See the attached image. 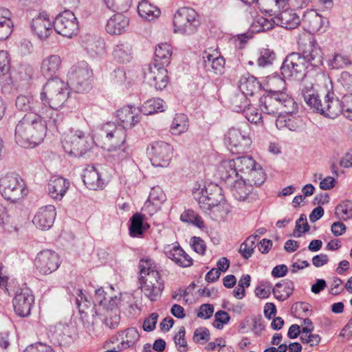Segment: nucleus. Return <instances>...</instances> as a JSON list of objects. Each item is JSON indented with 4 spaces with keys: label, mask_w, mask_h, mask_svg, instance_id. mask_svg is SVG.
Listing matches in <instances>:
<instances>
[{
    "label": "nucleus",
    "mask_w": 352,
    "mask_h": 352,
    "mask_svg": "<svg viewBox=\"0 0 352 352\" xmlns=\"http://www.w3.org/2000/svg\"><path fill=\"white\" fill-rule=\"evenodd\" d=\"M47 121H44L47 129L52 131H58L62 125L63 121V115L59 113L56 109L50 107L47 110Z\"/></svg>",
    "instance_id": "nucleus-39"
},
{
    "label": "nucleus",
    "mask_w": 352,
    "mask_h": 352,
    "mask_svg": "<svg viewBox=\"0 0 352 352\" xmlns=\"http://www.w3.org/2000/svg\"><path fill=\"white\" fill-rule=\"evenodd\" d=\"M24 352H54L53 349L46 344L38 342L28 346Z\"/></svg>",
    "instance_id": "nucleus-64"
},
{
    "label": "nucleus",
    "mask_w": 352,
    "mask_h": 352,
    "mask_svg": "<svg viewBox=\"0 0 352 352\" xmlns=\"http://www.w3.org/2000/svg\"><path fill=\"white\" fill-rule=\"evenodd\" d=\"M226 140L228 148L232 153L245 152L252 143L248 124L244 123L239 127L230 129L226 135Z\"/></svg>",
    "instance_id": "nucleus-8"
},
{
    "label": "nucleus",
    "mask_w": 352,
    "mask_h": 352,
    "mask_svg": "<svg viewBox=\"0 0 352 352\" xmlns=\"http://www.w3.org/2000/svg\"><path fill=\"white\" fill-rule=\"evenodd\" d=\"M138 267L142 292L151 302L157 301L160 298L164 286L156 265L151 258H142Z\"/></svg>",
    "instance_id": "nucleus-3"
},
{
    "label": "nucleus",
    "mask_w": 352,
    "mask_h": 352,
    "mask_svg": "<svg viewBox=\"0 0 352 352\" xmlns=\"http://www.w3.org/2000/svg\"><path fill=\"white\" fill-rule=\"evenodd\" d=\"M188 129V118L184 113L176 114L173 118L170 131L173 135H180Z\"/></svg>",
    "instance_id": "nucleus-40"
},
{
    "label": "nucleus",
    "mask_w": 352,
    "mask_h": 352,
    "mask_svg": "<svg viewBox=\"0 0 352 352\" xmlns=\"http://www.w3.org/2000/svg\"><path fill=\"white\" fill-rule=\"evenodd\" d=\"M228 187L230 189L232 195L239 201L245 200L252 190V186L250 184H248L243 177Z\"/></svg>",
    "instance_id": "nucleus-31"
},
{
    "label": "nucleus",
    "mask_w": 352,
    "mask_h": 352,
    "mask_svg": "<svg viewBox=\"0 0 352 352\" xmlns=\"http://www.w3.org/2000/svg\"><path fill=\"white\" fill-rule=\"evenodd\" d=\"M186 330L184 327H180L178 332L174 337V342L177 347V350L180 352L188 351L187 342L185 339Z\"/></svg>",
    "instance_id": "nucleus-53"
},
{
    "label": "nucleus",
    "mask_w": 352,
    "mask_h": 352,
    "mask_svg": "<svg viewBox=\"0 0 352 352\" xmlns=\"http://www.w3.org/2000/svg\"><path fill=\"white\" fill-rule=\"evenodd\" d=\"M34 300V298L30 289L27 287L19 289L13 299L15 313L20 317L28 316Z\"/></svg>",
    "instance_id": "nucleus-15"
},
{
    "label": "nucleus",
    "mask_w": 352,
    "mask_h": 352,
    "mask_svg": "<svg viewBox=\"0 0 352 352\" xmlns=\"http://www.w3.org/2000/svg\"><path fill=\"white\" fill-rule=\"evenodd\" d=\"M285 93L270 89L263 94L260 98V102L263 106V111L267 114L278 115L276 120V126L278 130H283L286 127V113L278 112V108L274 107L276 104H283L285 101Z\"/></svg>",
    "instance_id": "nucleus-7"
},
{
    "label": "nucleus",
    "mask_w": 352,
    "mask_h": 352,
    "mask_svg": "<svg viewBox=\"0 0 352 352\" xmlns=\"http://www.w3.org/2000/svg\"><path fill=\"white\" fill-rule=\"evenodd\" d=\"M46 132V124L40 116L26 114L15 127V141L21 147L34 148L43 142Z\"/></svg>",
    "instance_id": "nucleus-1"
},
{
    "label": "nucleus",
    "mask_w": 352,
    "mask_h": 352,
    "mask_svg": "<svg viewBox=\"0 0 352 352\" xmlns=\"http://www.w3.org/2000/svg\"><path fill=\"white\" fill-rule=\"evenodd\" d=\"M56 32L63 36L72 38L78 34L79 24L74 13L65 10L59 13L53 22Z\"/></svg>",
    "instance_id": "nucleus-12"
},
{
    "label": "nucleus",
    "mask_w": 352,
    "mask_h": 352,
    "mask_svg": "<svg viewBox=\"0 0 352 352\" xmlns=\"http://www.w3.org/2000/svg\"><path fill=\"white\" fill-rule=\"evenodd\" d=\"M249 175L250 179L248 180L252 186H259L262 185L266 179V175L261 166L258 164L250 171Z\"/></svg>",
    "instance_id": "nucleus-44"
},
{
    "label": "nucleus",
    "mask_w": 352,
    "mask_h": 352,
    "mask_svg": "<svg viewBox=\"0 0 352 352\" xmlns=\"http://www.w3.org/2000/svg\"><path fill=\"white\" fill-rule=\"evenodd\" d=\"M117 117L122 123L121 127L131 128L137 124L140 118L138 115H135L131 106L124 107L117 111Z\"/></svg>",
    "instance_id": "nucleus-29"
},
{
    "label": "nucleus",
    "mask_w": 352,
    "mask_h": 352,
    "mask_svg": "<svg viewBox=\"0 0 352 352\" xmlns=\"http://www.w3.org/2000/svg\"><path fill=\"white\" fill-rule=\"evenodd\" d=\"M62 143L67 152L78 157L83 156L91 147L88 137L81 130L71 131L65 136Z\"/></svg>",
    "instance_id": "nucleus-9"
},
{
    "label": "nucleus",
    "mask_w": 352,
    "mask_h": 352,
    "mask_svg": "<svg viewBox=\"0 0 352 352\" xmlns=\"http://www.w3.org/2000/svg\"><path fill=\"white\" fill-rule=\"evenodd\" d=\"M166 66L148 65L145 72L144 78L147 84L154 88H166L168 85L167 70Z\"/></svg>",
    "instance_id": "nucleus-16"
},
{
    "label": "nucleus",
    "mask_w": 352,
    "mask_h": 352,
    "mask_svg": "<svg viewBox=\"0 0 352 352\" xmlns=\"http://www.w3.org/2000/svg\"><path fill=\"white\" fill-rule=\"evenodd\" d=\"M172 53V47L169 44L166 43L159 44L155 48L154 62L153 64L168 66L170 61Z\"/></svg>",
    "instance_id": "nucleus-30"
},
{
    "label": "nucleus",
    "mask_w": 352,
    "mask_h": 352,
    "mask_svg": "<svg viewBox=\"0 0 352 352\" xmlns=\"http://www.w3.org/2000/svg\"><path fill=\"white\" fill-rule=\"evenodd\" d=\"M200 25L198 14L191 8L178 9L173 17V31L176 34L192 35L197 32Z\"/></svg>",
    "instance_id": "nucleus-5"
},
{
    "label": "nucleus",
    "mask_w": 352,
    "mask_h": 352,
    "mask_svg": "<svg viewBox=\"0 0 352 352\" xmlns=\"http://www.w3.org/2000/svg\"><path fill=\"white\" fill-rule=\"evenodd\" d=\"M306 20L309 23V31L313 32L320 31L325 22V19L321 15L314 11L309 13Z\"/></svg>",
    "instance_id": "nucleus-45"
},
{
    "label": "nucleus",
    "mask_w": 352,
    "mask_h": 352,
    "mask_svg": "<svg viewBox=\"0 0 352 352\" xmlns=\"http://www.w3.org/2000/svg\"><path fill=\"white\" fill-rule=\"evenodd\" d=\"M215 320L214 322V327L218 329H221L223 324H228L230 320L229 314L222 310H219L216 312L214 315Z\"/></svg>",
    "instance_id": "nucleus-58"
},
{
    "label": "nucleus",
    "mask_w": 352,
    "mask_h": 352,
    "mask_svg": "<svg viewBox=\"0 0 352 352\" xmlns=\"http://www.w3.org/2000/svg\"><path fill=\"white\" fill-rule=\"evenodd\" d=\"M69 186V182L62 177H52L47 185L48 194L53 199L60 201Z\"/></svg>",
    "instance_id": "nucleus-23"
},
{
    "label": "nucleus",
    "mask_w": 352,
    "mask_h": 352,
    "mask_svg": "<svg viewBox=\"0 0 352 352\" xmlns=\"http://www.w3.org/2000/svg\"><path fill=\"white\" fill-rule=\"evenodd\" d=\"M158 314L157 313H151L144 321L143 329L145 331H152L155 329L157 322Z\"/></svg>",
    "instance_id": "nucleus-60"
},
{
    "label": "nucleus",
    "mask_w": 352,
    "mask_h": 352,
    "mask_svg": "<svg viewBox=\"0 0 352 352\" xmlns=\"http://www.w3.org/2000/svg\"><path fill=\"white\" fill-rule=\"evenodd\" d=\"M0 192L7 200L16 202L28 195L23 179L16 174H8L0 181Z\"/></svg>",
    "instance_id": "nucleus-6"
},
{
    "label": "nucleus",
    "mask_w": 352,
    "mask_h": 352,
    "mask_svg": "<svg viewBox=\"0 0 352 352\" xmlns=\"http://www.w3.org/2000/svg\"><path fill=\"white\" fill-rule=\"evenodd\" d=\"M130 221L129 234L132 237L142 236L143 232L149 228V225L144 221V215L140 213L134 214Z\"/></svg>",
    "instance_id": "nucleus-33"
},
{
    "label": "nucleus",
    "mask_w": 352,
    "mask_h": 352,
    "mask_svg": "<svg viewBox=\"0 0 352 352\" xmlns=\"http://www.w3.org/2000/svg\"><path fill=\"white\" fill-rule=\"evenodd\" d=\"M82 45L87 53L92 56L104 52V40L96 36L86 34L82 39Z\"/></svg>",
    "instance_id": "nucleus-28"
},
{
    "label": "nucleus",
    "mask_w": 352,
    "mask_h": 352,
    "mask_svg": "<svg viewBox=\"0 0 352 352\" xmlns=\"http://www.w3.org/2000/svg\"><path fill=\"white\" fill-rule=\"evenodd\" d=\"M309 228L310 227L307 221V216L305 214H302L296 222L294 236L300 237L303 233L308 232Z\"/></svg>",
    "instance_id": "nucleus-54"
},
{
    "label": "nucleus",
    "mask_w": 352,
    "mask_h": 352,
    "mask_svg": "<svg viewBox=\"0 0 352 352\" xmlns=\"http://www.w3.org/2000/svg\"><path fill=\"white\" fill-rule=\"evenodd\" d=\"M194 196L199 207L212 219L223 217L221 208H224L226 204L222 203L224 197L221 188L217 185L210 184L208 187L197 190L194 192Z\"/></svg>",
    "instance_id": "nucleus-4"
},
{
    "label": "nucleus",
    "mask_w": 352,
    "mask_h": 352,
    "mask_svg": "<svg viewBox=\"0 0 352 352\" xmlns=\"http://www.w3.org/2000/svg\"><path fill=\"white\" fill-rule=\"evenodd\" d=\"M52 26L54 25L45 12L34 16L31 23L32 31L41 40L46 39L52 33Z\"/></svg>",
    "instance_id": "nucleus-18"
},
{
    "label": "nucleus",
    "mask_w": 352,
    "mask_h": 352,
    "mask_svg": "<svg viewBox=\"0 0 352 352\" xmlns=\"http://www.w3.org/2000/svg\"><path fill=\"white\" fill-rule=\"evenodd\" d=\"M173 148L170 144L164 142H155L147 148V153L151 164L155 167L166 166L173 156Z\"/></svg>",
    "instance_id": "nucleus-13"
},
{
    "label": "nucleus",
    "mask_w": 352,
    "mask_h": 352,
    "mask_svg": "<svg viewBox=\"0 0 352 352\" xmlns=\"http://www.w3.org/2000/svg\"><path fill=\"white\" fill-rule=\"evenodd\" d=\"M303 96L306 104L310 109L321 115L323 104L321 102L318 94L314 89H306L303 93Z\"/></svg>",
    "instance_id": "nucleus-35"
},
{
    "label": "nucleus",
    "mask_w": 352,
    "mask_h": 352,
    "mask_svg": "<svg viewBox=\"0 0 352 352\" xmlns=\"http://www.w3.org/2000/svg\"><path fill=\"white\" fill-rule=\"evenodd\" d=\"M132 48L127 43H118L113 50L115 60L120 63H129L131 59Z\"/></svg>",
    "instance_id": "nucleus-34"
},
{
    "label": "nucleus",
    "mask_w": 352,
    "mask_h": 352,
    "mask_svg": "<svg viewBox=\"0 0 352 352\" xmlns=\"http://www.w3.org/2000/svg\"><path fill=\"white\" fill-rule=\"evenodd\" d=\"M257 235L250 236L240 245L239 252L241 254L243 258L248 259L252 256L255 248V243L256 241L257 240Z\"/></svg>",
    "instance_id": "nucleus-46"
},
{
    "label": "nucleus",
    "mask_w": 352,
    "mask_h": 352,
    "mask_svg": "<svg viewBox=\"0 0 352 352\" xmlns=\"http://www.w3.org/2000/svg\"><path fill=\"white\" fill-rule=\"evenodd\" d=\"M203 65L206 71L214 74H221L225 65V60L220 55L210 54L205 51L203 54Z\"/></svg>",
    "instance_id": "nucleus-27"
},
{
    "label": "nucleus",
    "mask_w": 352,
    "mask_h": 352,
    "mask_svg": "<svg viewBox=\"0 0 352 352\" xmlns=\"http://www.w3.org/2000/svg\"><path fill=\"white\" fill-rule=\"evenodd\" d=\"M247 93L242 89H232L229 94L228 101L230 107L234 111L243 112L246 108L250 106V100L248 96H252L251 89H247Z\"/></svg>",
    "instance_id": "nucleus-21"
},
{
    "label": "nucleus",
    "mask_w": 352,
    "mask_h": 352,
    "mask_svg": "<svg viewBox=\"0 0 352 352\" xmlns=\"http://www.w3.org/2000/svg\"><path fill=\"white\" fill-rule=\"evenodd\" d=\"M239 88H262L261 83L254 76L246 73L242 75L239 80Z\"/></svg>",
    "instance_id": "nucleus-50"
},
{
    "label": "nucleus",
    "mask_w": 352,
    "mask_h": 352,
    "mask_svg": "<svg viewBox=\"0 0 352 352\" xmlns=\"http://www.w3.org/2000/svg\"><path fill=\"white\" fill-rule=\"evenodd\" d=\"M45 78L47 79V81L43 85V88H65L67 86V82H65L56 75L53 76H45Z\"/></svg>",
    "instance_id": "nucleus-59"
},
{
    "label": "nucleus",
    "mask_w": 352,
    "mask_h": 352,
    "mask_svg": "<svg viewBox=\"0 0 352 352\" xmlns=\"http://www.w3.org/2000/svg\"><path fill=\"white\" fill-rule=\"evenodd\" d=\"M342 99L339 100L335 97L333 89L329 91L325 96L321 115L328 118L334 119L342 113Z\"/></svg>",
    "instance_id": "nucleus-20"
},
{
    "label": "nucleus",
    "mask_w": 352,
    "mask_h": 352,
    "mask_svg": "<svg viewBox=\"0 0 352 352\" xmlns=\"http://www.w3.org/2000/svg\"><path fill=\"white\" fill-rule=\"evenodd\" d=\"M247 120L254 124L262 122V115L258 111L254 108L248 107L242 112Z\"/></svg>",
    "instance_id": "nucleus-57"
},
{
    "label": "nucleus",
    "mask_w": 352,
    "mask_h": 352,
    "mask_svg": "<svg viewBox=\"0 0 352 352\" xmlns=\"http://www.w3.org/2000/svg\"><path fill=\"white\" fill-rule=\"evenodd\" d=\"M126 137L124 127L109 122L96 129L93 140L102 144L107 151L116 152L118 159L122 160L131 155L129 148L124 146Z\"/></svg>",
    "instance_id": "nucleus-2"
},
{
    "label": "nucleus",
    "mask_w": 352,
    "mask_h": 352,
    "mask_svg": "<svg viewBox=\"0 0 352 352\" xmlns=\"http://www.w3.org/2000/svg\"><path fill=\"white\" fill-rule=\"evenodd\" d=\"M254 25L259 28L256 30L258 32L267 31L273 28L272 20L270 21L265 17L260 16L257 18Z\"/></svg>",
    "instance_id": "nucleus-62"
},
{
    "label": "nucleus",
    "mask_w": 352,
    "mask_h": 352,
    "mask_svg": "<svg viewBox=\"0 0 352 352\" xmlns=\"http://www.w3.org/2000/svg\"><path fill=\"white\" fill-rule=\"evenodd\" d=\"M126 340H122L118 345V349L120 351L133 347L139 339V333L134 328L128 329L126 331Z\"/></svg>",
    "instance_id": "nucleus-47"
},
{
    "label": "nucleus",
    "mask_w": 352,
    "mask_h": 352,
    "mask_svg": "<svg viewBox=\"0 0 352 352\" xmlns=\"http://www.w3.org/2000/svg\"><path fill=\"white\" fill-rule=\"evenodd\" d=\"M34 264L41 274H50L58 268L60 259L56 252L51 250H44L37 254Z\"/></svg>",
    "instance_id": "nucleus-14"
},
{
    "label": "nucleus",
    "mask_w": 352,
    "mask_h": 352,
    "mask_svg": "<svg viewBox=\"0 0 352 352\" xmlns=\"http://www.w3.org/2000/svg\"><path fill=\"white\" fill-rule=\"evenodd\" d=\"M180 220L183 222L190 223L198 228H203L204 224L200 216L192 210H186L180 215Z\"/></svg>",
    "instance_id": "nucleus-48"
},
{
    "label": "nucleus",
    "mask_w": 352,
    "mask_h": 352,
    "mask_svg": "<svg viewBox=\"0 0 352 352\" xmlns=\"http://www.w3.org/2000/svg\"><path fill=\"white\" fill-rule=\"evenodd\" d=\"M236 164L231 160H225L222 162L220 166L221 179L225 182L227 186L233 185L235 182L243 177L239 175Z\"/></svg>",
    "instance_id": "nucleus-24"
},
{
    "label": "nucleus",
    "mask_w": 352,
    "mask_h": 352,
    "mask_svg": "<svg viewBox=\"0 0 352 352\" xmlns=\"http://www.w3.org/2000/svg\"><path fill=\"white\" fill-rule=\"evenodd\" d=\"M128 25L129 19L122 13H117L107 21L106 30L112 35L120 34L126 31Z\"/></svg>",
    "instance_id": "nucleus-25"
},
{
    "label": "nucleus",
    "mask_w": 352,
    "mask_h": 352,
    "mask_svg": "<svg viewBox=\"0 0 352 352\" xmlns=\"http://www.w3.org/2000/svg\"><path fill=\"white\" fill-rule=\"evenodd\" d=\"M164 100L161 98H152L146 101L141 107L140 111L144 115H151L164 111Z\"/></svg>",
    "instance_id": "nucleus-38"
},
{
    "label": "nucleus",
    "mask_w": 352,
    "mask_h": 352,
    "mask_svg": "<svg viewBox=\"0 0 352 352\" xmlns=\"http://www.w3.org/2000/svg\"><path fill=\"white\" fill-rule=\"evenodd\" d=\"M56 214L55 207L52 205H47L39 208L32 222L41 230H48L52 226Z\"/></svg>",
    "instance_id": "nucleus-19"
},
{
    "label": "nucleus",
    "mask_w": 352,
    "mask_h": 352,
    "mask_svg": "<svg viewBox=\"0 0 352 352\" xmlns=\"http://www.w3.org/2000/svg\"><path fill=\"white\" fill-rule=\"evenodd\" d=\"M297 43L303 56L313 66H318L322 62V53L316 40L302 32L298 35Z\"/></svg>",
    "instance_id": "nucleus-11"
},
{
    "label": "nucleus",
    "mask_w": 352,
    "mask_h": 352,
    "mask_svg": "<svg viewBox=\"0 0 352 352\" xmlns=\"http://www.w3.org/2000/svg\"><path fill=\"white\" fill-rule=\"evenodd\" d=\"M61 60L58 55H50L45 58L41 65V72L43 76H53L58 72Z\"/></svg>",
    "instance_id": "nucleus-32"
},
{
    "label": "nucleus",
    "mask_w": 352,
    "mask_h": 352,
    "mask_svg": "<svg viewBox=\"0 0 352 352\" xmlns=\"http://www.w3.org/2000/svg\"><path fill=\"white\" fill-rule=\"evenodd\" d=\"M351 63V62L347 56L336 54L333 58L329 60L328 65L332 69H338L343 68Z\"/></svg>",
    "instance_id": "nucleus-52"
},
{
    "label": "nucleus",
    "mask_w": 352,
    "mask_h": 352,
    "mask_svg": "<svg viewBox=\"0 0 352 352\" xmlns=\"http://www.w3.org/2000/svg\"><path fill=\"white\" fill-rule=\"evenodd\" d=\"M82 181L90 190H98L103 188L104 182L99 172L93 166H88L83 172Z\"/></svg>",
    "instance_id": "nucleus-26"
},
{
    "label": "nucleus",
    "mask_w": 352,
    "mask_h": 352,
    "mask_svg": "<svg viewBox=\"0 0 352 352\" xmlns=\"http://www.w3.org/2000/svg\"><path fill=\"white\" fill-rule=\"evenodd\" d=\"M77 297L76 298V304L78 308L79 313L80 314H88V310H90L91 313H96V306L91 307V302L87 299L85 295L83 294L81 289H78L77 292Z\"/></svg>",
    "instance_id": "nucleus-41"
},
{
    "label": "nucleus",
    "mask_w": 352,
    "mask_h": 352,
    "mask_svg": "<svg viewBox=\"0 0 352 352\" xmlns=\"http://www.w3.org/2000/svg\"><path fill=\"white\" fill-rule=\"evenodd\" d=\"M335 215L338 219L347 221L352 218V203L346 200L336 207Z\"/></svg>",
    "instance_id": "nucleus-43"
},
{
    "label": "nucleus",
    "mask_w": 352,
    "mask_h": 352,
    "mask_svg": "<svg viewBox=\"0 0 352 352\" xmlns=\"http://www.w3.org/2000/svg\"><path fill=\"white\" fill-rule=\"evenodd\" d=\"M10 68V58L6 51H0V78H3V86L10 85L12 79L9 74Z\"/></svg>",
    "instance_id": "nucleus-36"
},
{
    "label": "nucleus",
    "mask_w": 352,
    "mask_h": 352,
    "mask_svg": "<svg viewBox=\"0 0 352 352\" xmlns=\"http://www.w3.org/2000/svg\"><path fill=\"white\" fill-rule=\"evenodd\" d=\"M342 114L350 120H352V94H345L342 98Z\"/></svg>",
    "instance_id": "nucleus-56"
},
{
    "label": "nucleus",
    "mask_w": 352,
    "mask_h": 352,
    "mask_svg": "<svg viewBox=\"0 0 352 352\" xmlns=\"http://www.w3.org/2000/svg\"><path fill=\"white\" fill-rule=\"evenodd\" d=\"M234 164H236L239 173L248 172L255 167L257 163L253 160L251 156H242L236 157V159L231 160Z\"/></svg>",
    "instance_id": "nucleus-42"
},
{
    "label": "nucleus",
    "mask_w": 352,
    "mask_h": 352,
    "mask_svg": "<svg viewBox=\"0 0 352 352\" xmlns=\"http://www.w3.org/2000/svg\"><path fill=\"white\" fill-rule=\"evenodd\" d=\"M164 254L168 258L182 267H188L192 265V258L184 251L179 244L177 245H168L164 248Z\"/></svg>",
    "instance_id": "nucleus-22"
},
{
    "label": "nucleus",
    "mask_w": 352,
    "mask_h": 352,
    "mask_svg": "<svg viewBox=\"0 0 352 352\" xmlns=\"http://www.w3.org/2000/svg\"><path fill=\"white\" fill-rule=\"evenodd\" d=\"M287 80L300 81L305 76V58L298 53L287 56Z\"/></svg>",
    "instance_id": "nucleus-17"
},
{
    "label": "nucleus",
    "mask_w": 352,
    "mask_h": 352,
    "mask_svg": "<svg viewBox=\"0 0 352 352\" xmlns=\"http://www.w3.org/2000/svg\"><path fill=\"white\" fill-rule=\"evenodd\" d=\"M300 23V18L297 11L289 10L287 12V30L297 28Z\"/></svg>",
    "instance_id": "nucleus-61"
},
{
    "label": "nucleus",
    "mask_w": 352,
    "mask_h": 352,
    "mask_svg": "<svg viewBox=\"0 0 352 352\" xmlns=\"http://www.w3.org/2000/svg\"><path fill=\"white\" fill-rule=\"evenodd\" d=\"M94 76L92 69L85 62L73 65L67 73V87H89L92 85Z\"/></svg>",
    "instance_id": "nucleus-10"
},
{
    "label": "nucleus",
    "mask_w": 352,
    "mask_h": 352,
    "mask_svg": "<svg viewBox=\"0 0 352 352\" xmlns=\"http://www.w3.org/2000/svg\"><path fill=\"white\" fill-rule=\"evenodd\" d=\"M274 59V52L268 48H263L260 50V56L257 59V64L259 67H264L272 65Z\"/></svg>",
    "instance_id": "nucleus-51"
},
{
    "label": "nucleus",
    "mask_w": 352,
    "mask_h": 352,
    "mask_svg": "<svg viewBox=\"0 0 352 352\" xmlns=\"http://www.w3.org/2000/svg\"><path fill=\"white\" fill-rule=\"evenodd\" d=\"M138 12L140 16L148 20H151L160 14V9L146 0H142L139 3Z\"/></svg>",
    "instance_id": "nucleus-37"
},
{
    "label": "nucleus",
    "mask_w": 352,
    "mask_h": 352,
    "mask_svg": "<svg viewBox=\"0 0 352 352\" xmlns=\"http://www.w3.org/2000/svg\"><path fill=\"white\" fill-rule=\"evenodd\" d=\"M210 340V331L204 327L196 329L194 331L192 340L195 343L204 344Z\"/></svg>",
    "instance_id": "nucleus-55"
},
{
    "label": "nucleus",
    "mask_w": 352,
    "mask_h": 352,
    "mask_svg": "<svg viewBox=\"0 0 352 352\" xmlns=\"http://www.w3.org/2000/svg\"><path fill=\"white\" fill-rule=\"evenodd\" d=\"M191 243L192 248L195 252L201 255L205 254L206 246L201 238L193 236L191 239Z\"/></svg>",
    "instance_id": "nucleus-63"
},
{
    "label": "nucleus",
    "mask_w": 352,
    "mask_h": 352,
    "mask_svg": "<svg viewBox=\"0 0 352 352\" xmlns=\"http://www.w3.org/2000/svg\"><path fill=\"white\" fill-rule=\"evenodd\" d=\"M133 0H104L107 7L113 11L126 12L132 4Z\"/></svg>",
    "instance_id": "nucleus-49"
}]
</instances>
